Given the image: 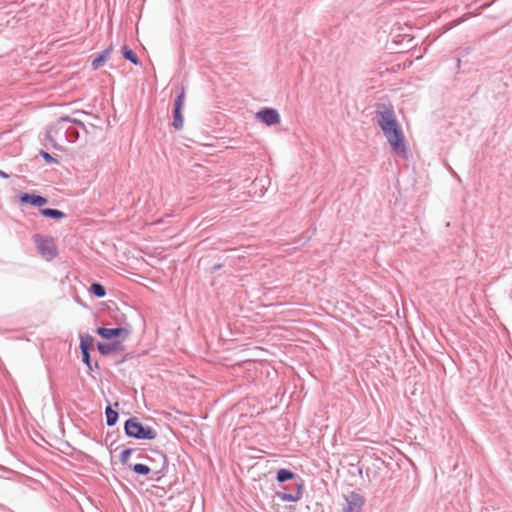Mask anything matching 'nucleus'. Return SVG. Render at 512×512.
Segmentation results:
<instances>
[{"instance_id": "20e7f679", "label": "nucleus", "mask_w": 512, "mask_h": 512, "mask_svg": "<svg viewBox=\"0 0 512 512\" xmlns=\"http://www.w3.org/2000/svg\"><path fill=\"white\" fill-rule=\"evenodd\" d=\"M96 332L104 339L123 338L129 336V331L125 328H98Z\"/></svg>"}, {"instance_id": "423d86ee", "label": "nucleus", "mask_w": 512, "mask_h": 512, "mask_svg": "<svg viewBox=\"0 0 512 512\" xmlns=\"http://www.w3.org/2000/svg\"><path fill=\"white\" fill-rule=\"evenodd\" d=\"M257 118L267 125H273L280 122V116L274 109H264L257 113Z\"/></svg>"}, {"instance_id": "4be33fe9", "label": "nucleus", "mask_w": 512, "mask_h": 512, "mask_svg": "<svg viewBox=\"0 0 512 512\" xmlns=\"http://www.w3.org/2000/svg\"><path fill=\"white\" fill-rule=\"evenodd\" d=\"M0 176L3 177V178H7L8 177V175L6 173L2 172V171H0Z\"/></svg>"}, {"instance_id": "4468645a", "label": "nucleus", "mask_w": 512, "mask_h": 512, "mask_svg": "<svg viewBox=\"0 0 512 512\" xmlns=\"http://www.w3.org/2000/svg\"><path fill=\"white\" fill-rule=\"evenodd\" d=\"M294 477V474L287 470V469H280L277 473V480L279 482H285L287 480H290Z\"/></svg>"}, {"instance_id": "412c9836", "label": "nucleus", "mask_w": 512, "mask_h": 512, "mask_svg": "<svg viewBox=\"0 0 512 512\" xmlns=\"http://www.w3.org/2000/svg\"><path fill=\"white\" fill-rule=\"evenodd\" d=\"M43 157H44L47 161L52 160V157H51V156H50V154H48L47 152H43Z\"/></svg>"}, {"instance_id": "39448f33", "label": "nucleus", "mask_w": 512, "mask_h": 512, "mask_svg": "<svg viewBox=\"0 0 512 512\" xmlns=\"http://www.w3.org/2000/svg\"><path fill=\"white\" fill-rule=\"evenodd\" d=\"M363 505L364 498L361 495L352 492L347 497V505L344 508V512H361Z\"/></svg>"}, {"instance_id": "9d476101", "label": "nucleus", "mask_w": 512, "mask_h": 512, "mask_svg": "<svg viewBox=\"0 0 512 512\" xmlns=\"http://www.w3.org/2000/svg\"><path fill=\"white\" fill-rule=\"evenodd\" d=\"M41 214L45 217H51L54 219H62L65 217V214L62 211L57 209L45 208L41 210Z\"/></svg>"}, {"instance_id": "aec40b11", "label": "nucleus", "mask_w": 512, "mask_h": 512, "mask_svg": "<svg viewBox=\"0 0 512 512\" xmlns=\"http://www.w3.org/2000/svg\"><path fill=\"white\" fill-rule=\"evenodd\" d=\"M131 452L132 451L130 449H125V450H123L121 452V454H120V461L123 464H126L128 462Z\"/></svg>"}, {"instance_id": "6ab92c4d", "label": "nucleus", "mask_w": 512, "mask_h": 512, "mask_svg": "<svg viewBox=\"0 0 512 512\" xmlns=\"http://www.w3.org/2000/svg\"><path fill=\"white\" fill-rule=\"evenodd\" d=\"M83 362L92 370L89 350H81Z\"/></svg>"}, {"instance_id": "f3484780", "label": "nucleus", "mask_w": 512, "mask_h": 512, "mask_svg": "<svg viewBox=\"0 0 512 512\" xmlns=\"http://www.w3.org/2000/svg\"><path fill=\"white\" fill-rule=\"evenodd\" d=\"M133 471L137 474L146 475L150 472V468L144 464H135L133 466Z\"/></svg>"}, {"instance_id": "f8f14e48", "label": "nucleus", "mask_w": 512, "mask_h": 512, "mask_svg": "<svg viewBox=\"0 0 512 512\" xmlns=\"http://www.w3.org/2000/svg\"><path fill=\"white\" fill-rule=\"evenodd\" d=\"M122 54H123V57L129 61H131L133 64L135 65H138L139 64V60L137 58V56L135 55V53L129 49L127 46H123L122 47Z\"/></svg>"}, {"instance_id": "6e6552de", "label": "nucleus", "mask_w": 512, "mask_h": 512, "mask_svg": "<svg viewBox=\"0 0 512 512\" xmlns=\"http://www.w3.org/2000/svg\"><path fill=\"white\" fill-rule=\"evenodd\" d=\"M22 203H29L33 206H43L47 203V200L39 195H33V194H24L20 198Z\"/></svg>"}, {"instance_id": "ddd939ff", "label": "nucleus", "mask_w": 512, "mask_h": 512, "mask_svg": "<svg viewBox=\"0 0 512 512\" xmlns=\"http://www.w3.org/2000/svg\"><path fill=\"white\" fill-rule=\"evenodd\" d=\"M105 413H106L107 424L109 426H113L118 419V413L115 410H113L111 407H107Z\"/></svg>"}, {"instance_id": "f257e3e1", "label": "nucleus", "mask_w": 512, "mask_h": 512, "mask_svg": "<svg viewBox=\"0 0 512 512\" xmlns=\"http://www.w3.org/2000/svg\"><path fill=\"white\" fill-rule=\"evenodd\" d=\"M378 123L393 151L401 157L407 156L404 135L391 109L378 113Z\"/></svg>"}, {"instance_id": "f03ea898", "label": "nucleus", "mask_w": 512, "mask_h": 512, "mask_svg": "<svg viewBox=\"0 0 512 512\" xmlns=\"http://www.w3.org/2000/svg\"><path fill=\"white\" fill-rule=\"evenodd\" d=\"M125 432L129 437L137 439H154L156 432L150 427H144L136 418H131L125 423Z\"/></svg>"}, {"instance_id": "7ed1b4c3", "label": "nucleus", "mask_w": 512, "mask_h": 512, "mask_svg": "<svg viewBox=\"0 0 512 512\" xmlns=\"http://www.w3.org/2000/svg\"><path fill=\"white\" fill-rule=\"evenodd\" d=\"M33 239L43 258L52 260L57 256V247L52 237L37 234Z\"/></svg>"}, {"instance_id": "9b49d317", "label": "nucleus", "mask_w": 512, "mask_h": 512, "mask_svg": "<svg viewBox=\"0 0 512 512\" xmlns=\"http://www.w3.org/2000/svg\"><path fill=\"white\" fill-rule=\"evenodd\" d=\"M94 345V340L89 334L81 335L80 337V349L90 350Z\"/></svg>"}, {"instance_id": "0eeeda50", "label": "nucleus", "mask_w": 512, "mask_h": 512, "mask_svg": "<svg viewBox=\"0 0 512 512\" xmlns=\"http://www.w3.org/2000/svg\"><path fill=\"white\" fill-rule=\"evenodd\" d=\"M97 348L102 355H109L124 350V345L121 341H115L113 343H98Z\"/></svg>"}, {"instance_id": "a211bd4d", "label": "nucleus", "mask_w": 512, "mask_h": 512, "mask_svg": "<svg viewBox=\"0 0 512 512\" xmlns=\"http://www.w3.org/2000/svg\"><path fill=\"white\" fill-rule=\"evenodd\" d=\"M185 100V93L181 92L175 100L174 110H181Z\"/></svg>"}, {"instance_id": "dca6fc26", "label": "nucleus", "mask_w": 512, "mask_h": 512, "mask_svg": "<svg viewBox=\"0 0 512 512\" xmlns=\"http://www.w3.org/2000/svg\"><path fill=\"white\" fill-rule=\"evenodd\" d=\"M173 126L177 130H180L183 127V116L181 110H174Z\"/></svg>"}, {"instance_id": "1a4fd4ad", "label": "nucleus", "mask_w": 512, "mask_h": 512, "mask_svg": "<svg viewBox=\"0 0 512 512\" xmlns=\"http://www.w3.org/2000/svg\"><path fill=\"white\" fill-rule=\"evenodd\" d=\"M112 50H113V46L110 45L106 50H104L102 53H100L92 61V67L94 70L99 69L110 58Z\"/></svg>"}, {"instance_id": "2eb2a0df", "label": "nucleus", "mask_w": 512, "mask_h": 512, "mask_svg": "<svg viewBox=\"0 0 512 512\" xmlns=\"http://www.w3.org/2000/svg\"><path fill=\"white\" fill-rule=\"evenodd\" d=\"M90 291L99 298H103L106 295V291L101 284L94 283L90 287Z\"/></svg>"}]
</instances>
